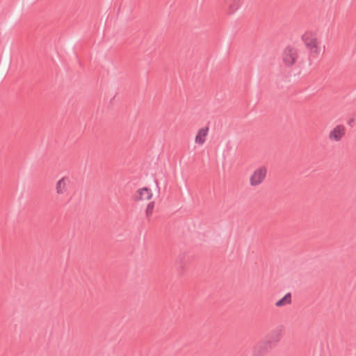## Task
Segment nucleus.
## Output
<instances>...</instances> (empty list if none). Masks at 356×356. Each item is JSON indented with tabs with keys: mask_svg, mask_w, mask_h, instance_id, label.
<instances>
[{
	"mask_svg": "<svg viewBox=\"0 0 356 356\" xmlns=\"http://www.w3.org/2000/svg\"><path fill=\"white\" fill-rule=\"evenodd\" d=\"M280 339V331L278 330H273L268 338L264 341L263 348L265 349H271Z\"/></svg>",
	"mask_w": 356,
	"mask_h": 356,
	"instance_id": "39448f33",
	"label": "nucleus"
},
{
	"mask_svg": "<svg viewBox=\"0 0 356 356\" xmlns=\"http://www.w3.org/2000/svg\"><path fill=\"white\" fill-rule=\"evenodd\" d=\"M267 169L264 166L257 168L250 177V184L251 186H257L261 184L266 179Z\"/></svg>",
	"mask_w": 356,
	"mask_h": 356,
	"instance_id": "f03ea898",
	"label": "nucleus"
},
{
	"mask_svg": "<svg viewBox=\"0 0 356 356\" xmlns=\"http://www.w3.org/2000/svg\"><path fill=\"white\" fill-rule=\"evenodd\" d=\"M209 132V127H205L198 130L197 134L195 136V141L198 145H203L206 140V137Z\"/></svg>",
	"mask_w": 356,
	"mask_h": 356,
	"instance_id": "6e6552de",
	"label": "nucleus"
},
{
	"mask_svg": "<svg viewBox=\"0 0 356 356\" xmlns=\"http://www.w3.org/2000/svg\"><path fill=\"white\" fill-rule=\"evenodd\" d=\"M346 134V127L342 124L337 125L329 134V139L332 141L339 142Z\"/></svg>",
	"mask_w": 356,
	"mask_h": 356,
	"instance_id": "20e7f679",
	"label": "nucleus"
},
{
	"mask_svg": "<svg viewBox=\"0 0 356 356\" xmlns=\"http://www.w3.org/2000/svg\"><path fill=\"white\" fill-rule=\"evenodd\" d=\"M154 202H149L147 204V209H146V215H147V217H149L152 214L153 210H154Z\"/></svg>",
	"mask_w": 356,
	"mask_h": 356,
	"instance_id": "ddd939ff",
	"label": "nucleus"
},
{
	"mask_svg": "<svg viewBox=\"0 0 356 356\" xmlns=\"http://www.w3.org/2000/svg\"><path fill=\"white\" fill-rule=\"evenodd\" d=\"M264 345V341L257 345L254 349L252 350V356H264L265 353H266L270 349H264L263 346Z\"/></svg>",
	"mask_w": 356,
	"mask_h": 356,
	"instance_id": "9b49d317",
	"label": "nucleus"
},
{
	"mask_svg": "<svg viewBox=\"0 0 356 356\" xmlns=\"http://www.w3.org/2000/svg\"><path fill=\"white\" fill-rule=\"evenodd\" d=\"M291 293H286L282 298L276 302L275 305L277 307H283L291 304Z\"/></svg>",
	"mask_w": 356,
	"mask_h": 356,
	"instance_id": "f8f14e48",
	"label": "nucleus"
},
{
	"mask_svg": "<svg viewBox=\"0 0 356 356\" xmlns=\"http://www.w3.org/2000/svg\"><path fill=\"white\" fill-rule=\"evenodd\" d=\"M242 0H229L226 2L229 14L234 13L241 5Z\"/></svg>",
	"mask_w": 356,
	"mask_h": 356,
	"instance_id": "9d476101",
	"label": "nucleus"
},
{
	"mask_svg": "<svg viewBox=\"0 0 356 356\" xmlns=\"http://www.w3.org/2000/svg\"><path fill=\"white\" fill-rule=\"evenodd\" d=\"M298 58V51L292 47H287L282 54V62L286 66L293 65Z\"/></svg>",
	"mask_w": 356,
	"mask_h": 356,
	"instance_id": "7ed1b4c3",
	"label": "nucleus"
},
{
	"mask_svg": "<svg viewBox=\"0 0 356 356\" xmlns=\"http://www.w3.org/2000/svg\"><path fill=\"white\" fill-rule=\"evenodd\" d=\"M302 39L309 49L311 56L318 57L321 52V48L316 35L312 32L305 33L302 35Z\"/></svg>",
	"mask_w": 356,
	"mask_h": 356,
	"instance_id": "f257e3e1",
	"label": "nucleus"
},
{
	"mask_svg": "<svg viewBox=\"0 0 356 356\" xmlns=\"http://www.w3.org/2000/svg\"><path fill=\"white\" fill-rule=\"evenodd\" d=\"M70 184V180L68 177H64L61 178L56 184V193L58 195H63L67 193Z\"/></svg>",
	"mask_w": 356,
	"mask_h": 356,
	"instance_id": "423d86ee",
	"label": "nucleus"
},
{
	"mask_svg": "<svg viewBox=\"0 0 356 356\" xmlns=\"http://www.w3.org/2000/svg\"><path fill=\"white\" fill-rule=\"evenodd\" d=\"M290 77L289 75L280 74L276 79V84L278 88H283L288 86L290 82Z\"/></svg>",
	"mask_w": 356,
	"mask_h": 356,
	"instance_id": "1a4fd4ad",
	"label": "nucleus"
},
{
	"mask_svg": "<svg viewBox=\"0 0 356 356\" xmlns=\"http://www.w3.org/2000/svg\"><path fill=\"white\" fill-rule=\"evenodd\" d=\"M152 197V193L148 188H142L138 191V194L136 195V200H148Z\"/></svg>",
	"mask_w": 356,
	"mask_h": 356,
	"instance_id": "0eeeda50",
	"label": "nucleus"
}]
</instances>
